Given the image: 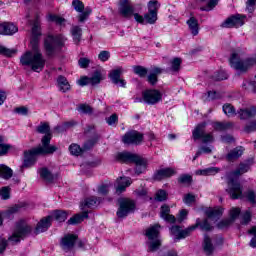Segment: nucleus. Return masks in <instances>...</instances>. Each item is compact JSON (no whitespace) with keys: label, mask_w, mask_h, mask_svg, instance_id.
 I'll list each match as a JSON object with an SVG mask.
<instances>
[{"label":"nucleus","mask_w":256,"mask_h":256,"mask_svg":"<svg viewBox=\"0 0 256 256\" xmlns=\"http://www.w3.org/2000/svg\"><path fill=\"white\" fill-rule=\"evenodd\" d=\"M72 7L75 9V11H77V13H80L78 16V21L80 23H84L85 21H87L93 11L89 7L85 8V4H83L81 0H73Z\"/></svg>","instance_id":"9"},{"label":"nucleus","mask_w":256,"mask_h":256,"mask_svg":"<svg viewBox=\"0 0 256 256\" xmlns=\"http://www.w3.org/2000/svg\"><path fill=\"white\" fill-rule=\"evenodd\" d=\"M227 78L228 76L225 71H220L213 76V79H215V81H225V79Z\"/></svg>","instance_id":"61"},{"label":"nucleus","mask_w":256,"mask_h":256,"mask_svg":"<svg viewBox=\"0 0 256 256\" xmlns=\"http://www.w3.org/2000/svg\"><path fill=\"white\" fill-rule=\"evenodd\" d=\"M159 229H161V226L159 224H155L153 226H150L146 230V237L148 238V251L150 253H154V251H157L159 247H161V240L159 238Z\"/></svg>","instance_id":"6"},{"label":"nucleus","mask_w":256,"mask_h":256,"mask_svg":"<svg viewBox=\"0 0 256 256\" xmlns=\"http://www.w3.org/2000/svg\"><path fill=\"white\" fill-rule=\"evenodd\" d=\"M240 214H241V209L232 208L230 210L231 219H226V220L221 221L218 224L219 229H223V227H229V225H231V223H233V221H235V219L238 218Z\"/></svg>","instance_id":"25"},{"label":"nucleus","mask_w":256,"mask_h":256,"mask_svg":"<svg viewBox=\"0 0 256 256\" xmlns=\"http://www.w3.org/2000/svg\"><path fill=\"white\" fill-rule=\"evenodd\" d=\"M37 132L41 133L42 135H51V127L49 126V123L41 122L37 127Z\"/></svg>","instance_id":"45"},{"label":"nucleus","mask_w":256,"mask_h":256,"mask_svg":"<svg viewBox=\"0 0 256 256\" xmlns=\"http://www.w3.org/2000/svg\"><path fill=\"white\" fill-rule=\"evenodd\" d=\"M109 187H111V184H102L98 187V193L100 195H107L109 193Z\"/></svg>","instance_id":"60"},{"label":"nucleus","mask_w":256,"mask_h":256,"mask_svg":"<svg viewBox=\"0 0 256 256\" xmlns=\"http://www.w3.org/2000/svg\"><path fill=\"white\" fill-rule=\"evenodd\" d=\"M101 203V200L95 196L88 197L81 203L80 209L82 211H87V209H91L93 207H97Z\"/></svg>","instance_id":"27"},{"label":"nucleus","mask_w":256,"mask_h":256,"mask_svg":"<svg viewBox=\"0 0 256 256\" xmlns=\"http://www.w3.org/2000/svg\"><path fill=\"white\" fill-rule=\"evenodd\" d=\"M178 183H181L182 185H191V183H193V176L189 174H182L178 178Z\"/></svg>","instance_id":"50"},{"label":"nucleus","mask_w":256,"mask_h":256,"mask_svg":"<svg viewBox=\"0 0 256 256\" xmlns=\"http://www.w3.org/2000/svg\"><path fill=\"white\" fill-rule=\"evenodd\" d=\"M41 38V21L36 17L32 24V37L30 40V49L26 51L20 58L21 65L30 67L35 73H41L45 69V57L39 49V41Z\"/></svg>","instance_id":"1"},{"label":"nucleus","mask_w":256,"mask_h":256,"mask_svg":"<svg viewBox=\"0 0 256 256\" xmlns=\"http://www.w3.org/2000/svg\"><path fill=\"white\" fill-rule=\"evenodd\" d=\"M159 7L160 5L157 0L149 1L148 12L144 14V16L140 15L139 13L134 14L135 21L141 25H145V23L155 25V23H157V13H159Z\"/></svg>","instance_id":"4"},{"label":"nucleus","mask_w":256,"mask_h":256,"mask_svg":"<svg viewBox=\"0 0 256 256\" xmlns=\"http://www.w3.org/2000/svg\"><path fill=\"white\" fill-rule=\"evenodd\" d=\"M51 221V216L42 218L36 225L34 230L35 235H39V233H45V231L51 227Z\"/></svg>","instance_id":"22"},{"label":"nucleus","mask_w":256,"mask_h":256,"mask_svg":"<svg viewBox=\"0 0 256 256\" xmlns=\"http://www.w3.org/2000/svg\"><path fill=\"white\" fill-rule=\"evenodd\" d=\"M27 207V203L25 202H19L18 204L13 205L7 210L8 215H15V213H19L23 211Z\"/></svg>","instance_id":"42"},{"label":"nucleus","mask_w":256,"mask_h":256,"mask_svg":"<svg viewBox=\"0 0 256 256\" xmlns=\"http://www.w3.org/2000/svg\"><path fill=\"white\" fill-rule=\"evenodd\" d=\"M206 215L209 219H219L223 215V208H209Z\"/></svg>","instance_id":"40"},{"label":"nucleus","mask_w":256,"mask_h":256,"mask_svg":"<svg viewBox=\"0 0 256 256\" xmlns=\"http://www.w3.org/2000/svg\"><path fill=\"white\" fill-rule=\"evenodd\" d=\"M238 115H239V118L242 119V120L251 119V117L256 116V107L251 106L249 108L240 109L238 111Z\"/></svg>","instance_id":"31"},{"label":"nucleus","mask_w":256,"mask_h":256,"mask_svg":"<svg viewBox=\"0 0 256 256\" xmlns=\"http://www.w3.org/2000/svg\"><path fill=\"white\" fill-rule=\"evenodd\" d=\"M246 197L248 199V201L252 204H255L256 203V195H255V191L253 190H249L247 193H246Z\"/></svg>","instance_id":"64"},{"label":"nucleus","mask_w":256,"mask_h":256,"mask_svg":"<svg viewBox=\"0 0 256 256\" xmlns=\"http://www.w3.org/2000/svg\"><path fill=\"white\" fill-rule=\"evenodd\" d=\"M199 227V219L196 220V224L193 226H190L184 230L181 229L180 226H172L170 228L171 234L174 235L175 239H185L186 237H189L193 231L196 230V228Z\"/></svg>","instance_id":"11"},{"label":"nucleus","mask_w":256,"mask_h":256,"mask_svg":"<svg viewBox=\"0 0 256 256\" xmlns=\"http://www.w3.org/2000/svg\"><path fill=\"white\" fill-rule=\"evenodd\" d=\"M202 247L206 255H213V251H215V246H213V242L211 241V238L209 236H204Z\"/></svg>","instance_id":"34"},{"label":"nucleus","mask_w":256,"mask_h":256,"mask_svg":"<svg viewBox=\"0 0 256 256\" xmlns=\"http://www.w3.org/2000/svg\"><path fill=\"white\" fill-rule=\"evenodd\" d=\"M230 65L239 73H247L249 69L253 67V65H256V60L255 58H246L242 60L241 56L234 52L230 57Z\"/></svg>","instance_id":"5"},{"label":"nucleus","mask_w":256,"mask_h":256,"mask_svg":"<svg viewBox=\"0 0 256 256\" xmlns=\"http://www.w3.org/2000/svg\"><path fill=\"white\" fill-rule=\"evenodd\" d=\"M251 165H253V160H247L246 162L240 163L238 168L231 173L232 177H240V175H244V173H247V171L251 169Z\"/></svg>","instance_id":"26"},{"label":"nucleus","mask_w":256,"mask_h":256,"mask_svg":"<svg viewBox=\"0 0 256 256\" xmlns=\"http://www.w3.org/2000/svg\"><path fill=\"white\" fill-rule=\"evenodd\" d=\"M254 131H256V120H253V121L249 122L244 127V132L245 133H253Z\"/></svg>","instance_id":"56"},{"label":"nucleus","mask_w":256,"mask_h":256,"mask_svg":"<svg viewBox=\"0 0 256 256\" xmlns=\"http://www.w3.org/2000/svg\"><path fill=\"white\" fill-rule=\"evenodd\" d=\"M37 155H41V153L35 152V148L24 153V163L22 167H33L35 165V161H37Z\"/></svg>","instance_id":"20"},{"label":"nucleus","mask_w":256,"mask_h":256,"mask_svg":"<svg viewBox=\"0 0 256 256\" xmlns=\"http://www.w3.org/2000/svg\"><path fill=\"white\" fill-rule=\"evenodd\" d=\"M123 72V67H118L109 73V78L111 79L112 83H114V85H120V87H125L127 85V82L121 79Z\"/></svg>","instance_id":"18"},{"label":"nucleus","mask_w":256,"mask_h":256,"mask_svg":"<svg viewBox=\"0 0 256 256\" xmlns=\"http://www.w3.org/2000/svg\"><path fill=\"white\" fill-rule=\"evenodd\" d=\"M70 33L74 43L79 45V43H81V37H83V29H81L79 26H72Z\"/></svg>","instance_id":"35"},{"label":"nucleus","mask_w":256,"mask_h":256,"mask_svg":"<svg viewBox=\"0 0 256 256\" xmlns=\"http://www.w3.org/2000/svg\"><path fill=\"white\" fill-rule=\"evenodd\" d=\"M181 63H183L181 58H174L171 61V67H170V69H168V71H172L173 73L179 72L181 69Z\"/></svg>","instance_id":"46"},{"label":"nucleus","mask_w":256,"mask_h":256,"mask_svg":"<svg viewBox=\"0 0 256 256\" xmlns=\"http://www.w3.org/2000/svg\"><path fill=\"white\" fill-rule=\"evenodd\" d=\"M243 147H236L234 148L233 150H231L227 156H226V159L227 161H237V159H239V157H241V155H243Z\"/></svg>","instance_id":"36"},{"label":"nucleus","mask_w":256,"mask_h":256,"mask_svg":"<svg viewBox=\"0 0 256 256\" xmlns=\"http://www.w3.org/2000/svg\"><path fill=\"white\" fill-rule=\"evenodd\" d=\"M78 111L80 113H93V109L91 108V106L87 105V104H81L79 107H78Z\"/></svg>","instance_id":"63"},{"label":"nucleus","mask_w":256,"mask_h":256,"mask_svg":"<svg viewBox=\"0 0 256 256\" xmlns=\"http://www.w3.org/2000/svg\"><path fill=\"white\" fill-rule=\"evenodd\" d=\"M133 71L135 75H138V77H141V78L147 77V73L149 72L147 68L139 65L133 66Z\"/></svg>","instance_id":"48"},{"label":"nucleus","mask_w":256,"mask_h":256,"mask_svg":"<svg viewBox=\"0 0 256 256\" xmlns=\"http://www.w3.org/2000/svg\"><path fill=\"white\" fill-rule=\"evenodd\" d=\"M201 1H208L207 8L201 7V11H211V9H215L217 7V4L219 3V0H201Z\"/></svg>","instance_id":"53"},{"label":"nucleus","mask_w":256,"mask_h":256,"mask_svg":"<svg viewBox=\"0 0 256 256\" xmlns=\"http://www.w3.org/2000/svg\"><path fill=\"white\" fill-rule=\"evenodd\" d=\"M222 109L227 117H235L237 115L235 107L229 103L224 104Z\"/></svg>","instance_id":"44"},{"label":"nucleus","mask_w":256,"mask_h":256,"mask_svg":"<svg viewBox=\"0 0 256 256\" xmlns=\"http://www.w3.org/2000/svg\"><path fill=\"white\" fill-rule=\"evenodd\" d=\"M10 195H11V188L3 187L0 190V197H2V199L7 200L9 199Z\"/></svg>","instance_id":"58"},{"label":"nucleus","mask_w":256,"mask_h":256,"mask_svg":"<svg viewBox=\"0 0 256 256\" xmlns=\"http://www.w3.org/2000/svg\"><path fill=\"white\" fill-rule=\"evenodd\" d=\"M187 215H189V211H187L185 209L181 210L177 216L178 223H183V221H185V219H187Z\"/></svg>","instance_id":"62"},{"label":"nucleus","mask_w":256,"mask_h":256,"mask_svg":"<svg viewBox=\"0 0 256 256\" xmlns=\"http://www.w3.org/2000/svg\"><path fill=\"white\" fill-rule=\"evenodd\" d=\"M135 211V201L124 199L120 201V206L116 213L119 219H125L129 213H133Z\"/></svg>","instance_id":"10"},{"label":"nucleus","mask_w":256,"mask_h":256,"mask_svg":"<svg viewBox=\"0 0 256 256\" xmlns=\"http://www.w3.org/2000/svg\"><path fill=\"white\" fill-rule=\"evenodd\" d=\"M67 38L63 34L48 35L44 40V49L48 57H53L58 51H61Z\"/></svg>","instance_id":"3"},{"label":"nucleus","mask_w":256,"mask_h":256,"mask_svg":"<svg viewBox=\"0 0 256 256\" xmlns=\"http://www.w3.org/2000/svg\"><path fill=\"white\" fill-rule=\"evenodd\" d=\"M117 161L120 163H134L136 165L135 173L141 175L147 169V160L131 152H122L117 154Z\"/></svg>","instance_id":"2"},{"label":"nucleus","mask_w":256,"mask_h":256,"mask_svg":"<svg viewBox=\"0 0 256 256\" xmlns=\"http://www.w3.org/2000/svg\"><path fill=\"white\" fill-rule=\"evenodd\" d=\"M249 235H253V238L250 240V247L256 249V226L248 230Z\"/></svg>","instance_id":"55"},{"label":"nucleus","mask_w":256,"mask_h":256,"mask_svg":"<svg viewBox=\"0 0 256 256\" xmlns=\"http://www.w3.org/2000/svg\"><path fill=\"white\" fill-rule=\"evenodd\" d=\"M17 54V50L9 49L5 46H0V55H4V57H13V55Z\"/></svg>","instance_id":"49"},{"label":"nucleus","mask_w":256,"mask_h":256,"mask_svg":"<svg viewBox=\"0 0 256 256\" xmlns=\"http://www.w3.org/2000/svg\"><path fill=\"white\" fill-rule=\"evenodd\" d=\"M11 149L9 144H3V137L0 136V155H6V153Z\"/></svg>","instance_id":"57"},{"label":"nucleus","mask_w":256,"mask_h":256,"mask_svg":"<svg viewBox=\"0 0 256 256\" xmlns=\"http://www.w3.org/2000/svg\"><path fill=\"white\" fill-rule=\"evenodd\" d=\"M50 143H51V134H46L42 138V146H38L37 148H34L35 153H40V155H49L51 153H55V151H57V147L49 146Z\"/></svg>","instance_id":"16"},{"label":"nucleus","mask_w":256,"mask_h":256,"mask_svg":"<svg viewBox=\"0 0 256 256\" xmlns=\"http://www.w3.org/2000/svg\"><path fill=\"white\" fill-rule=\"evenodd\" d=\"M175 173H177V172L173 168L160 169L154 174V179H155V181H162V179H167L169 177H173V175H175Z\"/></svg>","instance_id":"24"},{"label":"nucleus","mask_w":256,"mask_h":256,"mask_svg":"<svg viewBox=\"0 0 256 256\" xmlns=\"http://www.w3.org/2000/svg\"><path fill=\"white\" fill-rule=\"evenodd\" d=\"M228 195H230V199H241L243 197V188L241 187V183L239 181L230 178L228 181V189H226Z\"/></svg>","instance_id":"12"},{"label":"nucleus","mask_w":256,"mask_h":256,"mask_svg":"<svg viewBox=\"0 0 256 256\" xmlns=\"http://www.w3.org/2000/svg\"><path fill=\"white\" fill-rule=\"evenodd\" d=\"M76 241H77V235L68 234L62 238L60 245H61L63 251L68 253V251H71V249H73V247H75Z\"/></svg>","instance_id":"19"},{"label":"nucleus","mask_w":256,"mask_h":256,"mask_svg":"<svg viewBox=\"0 0 256 256\" xmlns=\"http://www.w3.org/2000/svg\"><path fill=\"white\" fill-rule=\"evenodd\" d=\"M89 218V211H83L80 214H75L73 217H71L68 220V225H77L79 223H82V221H85V219Z\"/></svg>","instance_id":"32"},{"label":"nucleus","mask_w":256,"mask_h":256,"mask_svg":"<svg viewBox=\"0 0 256 256\" xmlns=\"http://www.w3.org/2000/svg\"><path fill=\"white\" fill-rule=\"evenodd\" d=\"M155 200L160 201V202L166 201L167 200V192H165V190H159L158 192H156Z\"/></svg>","instance_id":"59"},{"label":"nucleus","mask_w":256,"mask_h":256,"mask_svg":"<svg viewBox=\"0 0 256 256\" xmlns=\"http://www.w3.org/2000/svg\"><path fill=\"white\" fill-rule=\"evenodd\" d=\"M161 73H163V69L154 66L147 77L148 83H150V85H157V81H159L158 77Z\"/></svg>","instance_id":"28"},{"label":"nucleus","mask_w":256,"mask_h":256,"mask_svg":"<svg viewBox=\"0 0 256 256\" xmlns=\"http://www.w3.org/2000/svg\"><path fill=\"white\" fill-rule=\"evenodd\" d=\"M162 98L163 95L161 92H159V90H146L142 93V99L147 103V105H156V103H159Z\"/></svg>","instance_id":"17"},{"label":"nucleus","mask_w":256,"mask_h":256,"mask_svg":"<svg viewBox=\"0 0 256 256\" xmlns=\"http://www.w3.org/2000/svg\"><path fill=\"white\" fill-rule=\"evenodd\" d=\"M39 173H40V177L44 179V181H47L48 183H53V181L57 179V177L53 175V173H51V171H49V169L47 168H41L39 170Z\"/></svg>","instance_id":"38"},{"label":"nucleus","mask_w":256,"mask_h":256,"mask_svg":"<svg viewBox=\"0 0 256 256\" xmlns=\"http://www.w3.org/2000/svg\"><path fill=\"white\" fill-rule=\"evenodd\" d=\"M217 173H219V168L217 167H210L198 171V175H217Z\"/></svg>","instance_id":"51"},{"label":"nucleus","mask_w":256,"mask_h":256,"mask_svg":"<svg viewBox=\"0 0 256 256\" xmlns=\"http://www.w3.org/2000/svg\"><path fill=\"white\" fill-rule=\"evenodd\" d=\"M0 177L2 179L9 180L11 177H13V170L9 168V166L5 164L0 165Z\"/></svg>","instance_id":"39"},{"label":"nucleus","mask_w":256,"mask_h":256,"mask_svg":"<svg viewBox=\"0 0 256 256\" xmlns=\"http://www.w3.org/2000/svg\"><path fill=\"white\" fill-rule=\"evenodd\" d=\"M205 127H207L206 122H202L196 126V128L192 132V137L194 141H197V139H201L204 136Z\"/></svg>","instance_id":"33"},{"label":"nucleus","mask_w":256,"mask_h":256,"mask_svg":"<svg viewBox=\"0 0 256 256\" xmlns=\"http://www.w3.org/2000/svg\"><path fill=\"white\" fill-rule=\"evenodd\" d=\"M186 24L188 25L189 31L191 35L196 37L199 35V20L195 18V16H191L189 20H187Z\"/></svg>","instance_id":"29"},{"label":"nucleus","mask_w":256,"mask_h":256,"mask_svg":"<svg viewBox=\"0 0 256 256\" xmlns=\"http://www.w3.org/2000/svg\"><path fill=\"white\" fill-rule=\"evenodd\" d=\"M171 213V208L167 205H163L161 207L160 216L164 221H167V223H175L177 221V218H175L173 215L169 214Z\"/></svg>","instance_id":"30"},{"label":"nucleus","mask_w":256,"mask_h":256,"mask_svg":"<svg viewBox=\"0 0 256 256\" xmlns=\"http://www.w3.org/2000/svg\"><path fill=\"white\" fill-rule=\"evenodd\" d=\"M97 141H99V135H95V138L93 140L87 141L83 148H81V146H79V144H71L69 146V151L71 153V155H75L76 157H79V155H81V153H83V151H89V149H91L93 147V145H95L97 143Z\"/></svg>","instance_id":"14"},{"label":"nucleus","mask_w":256,"mask_h":256,"mask_svg":"<svg viewBox=\"0 0 256 256\" xmlns=\"http://www.w3.org/2000/svg\"><path fill=\"white\" fill-rule=\"evenodd\" d=\"M118 11L124 19H131V17H135L136 14L135 7H133V4H131L129 0H120Z\"/></svg>","instance_id":"13"},{"label":"nucleus","mask_w":256,"mask_h":256,"mask_svg":"<svg viewBox=\"0 0 256 256\" xmlns=\"http://www.w3.org/2000/svg\"><path fill=\"white\" fill-rule=\"evenodd\" d=\"M133 183L130 177H120L116 180V193L121 194Z\"/></svg>","instance_id":"23"},{"label":"nucleus","mask_w":256,"mask_h":256,"mask_svg":"<svg viewBox=\"0 0 256 256\" xmlns=\"http://www.w3.org/2000/svg\"><path fill=\"white\" fill-rule=\"evenodd\" d=\"M89 81L90 85H99L103 81V75H101V72L96 71L92 77H89Z\"/></svg>","instance_id":"47"},{"label":"nucleus","mask_w":256,"mask_h":256,"mask_svg":"<svg viewBox=\"0 0 256 256\" xmlns=\"http://www.w3.org/2000/svg\"><path fill=\"white\" fill-rule=\"evenodd\" d=\"M57 81L59 89L60 91H62V93H67V91L71 89V85L69 84V81H67V78H65V76H59Z\"/></svg>","instance_id":"41"},{"label":"nucleus","mask_w":256,"mask_h":256,"mask_svg":"<svg viewBox=\"0 0 256 256\" xmlns=\"http://www.w3.org/2000/svg\"><path fill=\"white\" fill-rule=\"evenodd\" d=\"M243 25H245V16L236 14L228 17L221 24V27L224 29H233V27H243Z\"/></svg>","instance_id":"15"},{"label":"nucleus","mask_w":256,"mask_h":256,"mask_svg":"<svg viewBox=\"0 0 256 256\" xmlns=\"http://www.w3.org/2000/svg\"><path fill=\"white\" fill-rule=\"evenodd\" d=\"M51 221H58V223H63L67 221V212L63 210H55L52 215H50Z\"/></svg>","instance_id":"37"},{"label":"nucleus","mask_w":256,"mask_h":256,"mask_svg":"<svg viewBox=\"0 0 256 256\" xmlns=\"http://www.w3.org/2000/svg\"><path fill=\"white\" fill-rule=\"evenodd\" d=\"M31 231H33V228H31L25 221L21 220L16 224L15 230L8 238V241L13 245L20 243L21 239H24L27 235L31 234Z\"/></svg>","instance_id":"7"},{"label":"nucleus","mask_w":256,"mask_h":256,"mask_svg":"<svg viewBox=\"0 0 256 256\" xmlns=\"http://www.w3.org/2000/svg\"><path fill=\"white\" fill-rule=\"evenodd\" d=\"M47 19L48 21H51L52 23H56L57 25H63V23H65V18L58 15L49 14L47 16Z\"/></svg>","instance_id":"52"},{"label":"nucleus","mask_w":256,"mask_h":256,"mask_svg":"<svg viewBox=\"0 0 256 256\" xmlns=\"http://www.w3.org/2000/svg\"><path fill=\"white\" fill-rule=\"evenodd\" d=\"M233 122H216L214 123V129L216 131H227V129H232Z\"/></svg>","instance_id":"43"},{"label":"nucleus","mask_w":256,"mask_h":256,"mask_svg":"<svg viewBox=\"0 0 256 256\" xmlns=\"http://www.w3.org/2000/svg\"><path fill=\"white\" fill-rule=\"evenodd\" d=\"M17 31L19 28L11 22L0 23V35H15Z\"/></svg>","instance_id":"21"},{"label":"nucleus","mask_w":256,"mask_h":256,"mask_svg":"<svg viewBox=\"0 0 256 256\" xmlns=\"http://www.w3.org/2000/svg\"><path fill=\"white\" fill-rule=\"evenodd\" d=\"M98 59L102 61V63H105L106 61H109L111 59V52L107 50H103L98 54Z\"/></svg>","instance_id":"54"},{"label":"nucleus","mask_w":256,"mask_h":256,"mask_svg":"<svg viewBox=\"0 0 256 256\" xmlns=\"http://www.w3.org/2000/svg\"><path fill=\"white\" fill-rule=\"evenodd\" d=\"M122 143L124 145H141L143 143V133L130 130L122 136Z\"/></svg>","instance_id":"8"}]
</instances>
